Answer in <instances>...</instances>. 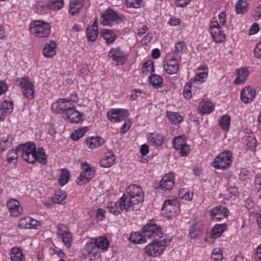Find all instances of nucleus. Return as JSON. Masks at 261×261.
Segmentation results:
<instances>
[{
  "instance_id": "f257e3e1",
  "label": "nucleus",
  "mask_w": 261,
  "mask_h": 261,
  "mask_svg": "<svg viewBox=\"0 0 261 261\" xmlns=\"http://www.w3.org/2000/svg\"><path fill=\"white\" fill-rule=\"evenodd\" d=\"M18 149L22 150V156L24 161L30 164L36 162L41 165L47 163V155L43 147L36 148L33 142H28L19 146Z\"/></svg>"
},
{
  "instance_id": "f03ea898",
  "label": "nucleus",
  "mask_w": 261,
  "mask_h": 261,
  "mask_svg": "<svg viewBox=\"0 0 261 261\" xmlns=\"http://www.w3.org/2000/svg\"><path fill=\"white\" fill-rule=\"evenodd\" d=\"M170 241V240H158V239H155L145 247V252L148 256L159 257L164 252Z\"/></svg>"
},
{
  "instance_id": "7ed1b4c3",
  "label": "nucleus",
  "mask_w": 261,
  "mask_h": 261,
  "mask_svg": "<svg viewBox=\"0 0 261 261\" xmlns=\"http://www.w3.org/2000/svg\"><path fill=\"white\" fill-rule=\"evenodd\" d=\"M17 83L23 96L28 100L35 98V85L34 81L29 76L18 78Z\"/></svg>"
},
{
  "instance_id": "20e7f679",
  "label": "nucleus",
  "mask_w": 261,
  "mask_h": 261,
  "mask_svg": "<svg viewBox=\"0 0 261 261\" xmlns=\"http://www.w3.org/2000/svg\"><path fill=\"white\" fill-rule=\"evenodd\" d=\"M30 31L31 34L36 37H46L50 33V26L46 22L37 20L30 23Z\"/></svg>"
},
{
  "instance_id": "39448f33",
  "label": "nucleus",
  "mask_w": 261,
  "mask_h": 261,
  "mask_svg": "<svg viewBox=\"0 0 261 261\" xmlns=\"http://www.w3.org/2000/svg\"><path fill=\"white\" fill-rule=\"evenodd\" d=\"M232 153L228 151L220 153L214 159L212 166L217 169L224 170L232 163Z\"/></svg>"
},
{
  "instance_id": "423d86ee",
  "label": "nucleus",
  "mask_w": 261,
  "mask_h": 261,
  "mask_svg": "<svg viewBox=\"0 0 261 261\" xmlns=\"http://www.w3.org/2000/svg\"><path fill=\"white\" fill-rule=\"evenodd\" d=\"M174 148L179 151L182 156H186L189 153L190 146L187 143V137L185 135L175 137L172 141Z\"/></svg>"
},
{
  "instance_id": "0eeeda50",
  "label": "nucleus",
  "mask_w": 261,
  "mask_h": 261,
  "mask_svg": "<svg viewBox=\"0 0 261 261\" xmlns=\"http://www.w3.org/2000/svg\"><path fill=\"white\" fill-rule=\"evenodd\" d=\"M82 171L78 177L77 184L82 185L89 182L94 177L95 174L94 168L91 167L87 163L81 164Z\"/></svg>"
},
{
  "instance_id": "6e6552de",
  "label": "nucleus",
  "mask_w": 261,
  "mask_h": 261,
  "mask_svg": "<svg viewBox=\"0 0 261 261\" xmlns=\"http://www.w3.org/2000/svg\"><path fill=\"white\" fill-rule=\"evenodd\" d=\"M128 116V110L121 108H112L107 114L108 119L113 123L120 122Z\"/></svg>"
},
{
  "instance_id": "1a4fd4ad",
  "label": "nucleus",
  "mask_w": 261,
  "mask_h": 261,
  "mask_svg": "<svg viewBox=\"0 0 261 261\" xmlns=\"http://www.w3.org/2000/svg\"><path fill=\"white\" fill-rule=\"evenodd\" d=\"M210 29L211 36L215 42L220 43L225 41L226 35L222 30L223 27L218 25L217 20L211 21Z\"/></svg>"
},
{
  "instance_id": "9d476101",
  "label": "nucleus",
  "mask_w": 261,
  "mask_h": 261,
  "mask_svg": "<svg viewBox=\"0 0 261 261\" xmlns=\"http://www.w3.org/2000/svg\"><path fill=\"white\" fill-rule=\"evenodd\" d=\"M73 105H71L67 98H60L52 103L51 109L52 111L57 114H65V115L69 112Z\"/></svg>"
},
{
  "instance_id": "9b49d317",
  "label": "nucleus",
  "mask_w": 261,
  "mask_h": 261,
  "mask_svg": "<svg viewBox=\"0 0 261 261\" xmlns=\"http://www.w3.org/2000/svg\"><path fill=\"white\" fill-rule=\"evenodd\" d=\"M57 234L65 247L69 248L72 244L73 237L69 229L63 224L57 226Z\"/></svg>"
},
{
  "instance_id": "f8f14e48",
  "label": "nucleus",
  "mask_w": 261,
  "mask_h": 261,
  "mask_svg": "<svg viewBox=\"0 0 261 261\" xmlns=\"http://www.w3.org/2000/svg\"><path fill=\"white\" fill-rule=\"evenodd\" d=\"M143 232L146 238H148L151 237L161 238L163 234L161 226L152 222L143 226Z\"/></svg>"
},
{
  "instance_id": "ddd939ff",
  "label": "nucleus",
  "mask_w": 261,
  "mask_h": 261,
  "mask_svg": "<svg viewBox=\"0 0 261 261\" xmlns=\"http://www.w3.org/2000/svg\"><path fill=\"white\" fill-rule=\"evenodd\" d=\"M83 255L85 259L90 261L97 260L100 257V253L94 246V244L88 241L85 245Z\"/></svg>"
},
{
  "instance_id": "4468645a",
  "label": "nucleus",
  "mask_w": 261,
  "mask_h": 261,
  "mask_svg": "<svg viewBox=\"0 0 261 261\" xmlns=\"http://www.w3.org/2000/svg\"><path fill=\"white\" fill-rule=\"evenodd\" d=\"M178 204L175 200L170 199L166 200L163 205L162 214L166 217L170 218L174 214L178 212Z\"/></svg>"
},
{
  "instance_id": "2eb2a0df",
  "label": "nucleus",
  "mask_w": 261,
  "mask_h": 261,
  "mask_svg": "<svg viewBox=\"0 0 261 261\" xmlns=\"http://www.w3.org/2000/svg\"><path fill=\"white\" fill-rule=\"evenodd\" d=\"M129 197L135 203H139L144 200V194L142 188L137 185H132L126 188Z\"/></svg>"
},
{
  "instance_id": "dca6fc26",
  "label": "nucleus",
  "mask_w": 261,
  "mask_h": 261,
  "mask_svg": "<svg viewBox=\"0 0 261 261\" xmlns=\"http://www.w3.org/2000/svg\"><path fill=\"white\" fill-rule=\"evenodd\" d=\"M109 56L117 65L124 64L127 60V54L119 47L112 49L109 53Z\"/></svg>"
},
{
  "instance_id": "f3484780",
  "label": "nucleus",
  "mask_w": 261,
  "mask_h": 261,
  "mask_svg": "<svg viewBox=\"0 0 261 261\" xmlns=\"http://www.w3.org/2000/svg\"><path fill=\"white\" fill-rule=\"evenodd\" d=\"M101 23L103 25L112 26L117 23L118 16L112 9H108L101 14Z\"/></svg>"
},
{
  "instance_id": "a211bd4d",
  "label": "nucleus",
  "mask_w": 261,
  "mask_h": 261,
  "mask_svg": "<svg viewBox=\"0 0 261 261\" xmlns=\"http://www.w3.org/2000/svg\"><path fill=\"white\" fill-rule=\"evenodd\" d=\"M164 69L170 74H176L179 70V62L176 58H166L164 62Z\"/></svg>"
},
{
  "instance_id": "6ab92c4d",
  "label": "nucleus",
  "mask_w": 261,
  "mask_h": 261,
  "mask_svg": "<svg viewBox=\"0 0 261 261\" xmlns=\"http://www.w3.org/2000/svg\"><path fill=\"white\" fill-rule=\"evenodd\" d=\"M7 207L12 216L18 217L23 212V208L19 202L15 199H10L7 202Z\"/></svg>"
},
{
  "instance_id": "aec40b11",
  "label": "nucleus",
  "mask_w": 261,
  "mask_h": 261,
  "mask_svg": "<svg viewBox=\"0 0 261 261\" xmlns=\"http://www.w3.org/2000/svg\"><path fill=\"white\" fill-rule=\"evenodd\" d=\"M40 226L39 221L30 217L21 219L18 223V227L20 229H38Z\"/></svg>"
},
{
  "instance_id": "412c9836",
  "label": "nucleus",
  "mask_w": 261,
  "mask_h": 261,
  "mask_svg": "<svg viewBox=\"0 0 261 261\" xmlns=\"http://www.w3.org/2000/svg\"><path fill=\"white\" fill-rule=\"evenodd\" d=\"M118 202L121 211L125 212H127L131 210H134L135 208V205L138 204V203H135L134 200H133L129 196L125 194L121 196Z\"/></svg>"
},
{
  "instance_id": "4be33fe9",
  "label": "nucleus",
  "mask_w": 261,
  "mask_h": 261,
  "mask_svg": "<svg viewBox=\"0 0 261 261\" xmlns=\"http://www.w3.org/2000/svg\"><path fill=\"white\" fill-rule=\"evenodd\" d=\"M229 211L224 206H217L210 211L212 219L214 221H220L228 215Z\"/></svg>"
},
{
  "instance_id": "5701e85b",
  "label": "nucleus",
  "mask_w": 261,
  "mask_h": 261,
  "mask_svg": "<svg viewBox=\"0 0 261 261\" xmlns=\"http://www.w3.org/2000/svg\"><path fill=\"white\" fill-rule=\"evenodd\" d=\"M13 110V103L10 99H5L0 103V121H3Z\"/></svg>"
},
{
  "instance_id": "b1692460",
  "label": "nucleus",
  "mask_w": 261,
  "mask_h": 261,
  "mask_svg": "<svg viewBox=\"0 0 261 261\" xmlns=\"http://www.w3.org/2000/svg\"><path fill=\"white\" fill-rule=\"evenodd\" d=\"M175 184L174 175L172 172L167 173L162 178L160 187L163 191L171 190Z\"/></svg>"
},
{
  "instance_id": "393cba45",
  "label": "nucleus",
  "mask_w": 261,
  "mask_h": 261,
  "mask_svg": "<svg viewBox=\"0 0 261 261\" xmlns=\"http://www.w3.org/2000/svg\"><path fill=\"white\" fill-rule=\"evenodd\" d=\"M208 74V67L205 65H201L197 67L196 70L195 82L198 83H204Z\"/></svg>"
},
{
  "instance_id": "a878e982",
  "label": "nucleus",
  "mask_w": 261,
  "mask_h": 261,
  "mask_svg": "<svg viewBox=\"0 0 261 261\" xmlns=\"http://www.w3.org/2000/svg\"><path fill=\"white\" fill-rule=\"evenodd\" d=\"M256 95L255 91L250 86L245 87L241 91V99L244 103L251 102Z\"/></svg>"
},
{
  "instance_id": "bb28decb",
  "label": "nucleus",
  "mask_w": 261,
  "mask_h": 261,
  "mask_svg": "<svg viewBox=\"0 0 261 261\" xmlns=\"http://www.w3.org/2000/svg\"><path fill=\"white\" fill-rule=\"evenodd\" d=\"M204 229V225L201 222H197L192 224L189 228V236L192 239L199 238L202 234Z\"/></svg>"
},
{
  "instance_id": "cd10ccee",
  "label": "nucleus",
  "mask_w": 261,
  "mask_h": 261,
  "mask_svg": "<svg viewBox=\"0 0 261 261\" xmlns=\"http://www.w3.org/2000/svg\"><path fill=\"white\" fill-rule=\"evenodd\" d=\"M66 116L72 123H79L83 119V114L77 111L74 106L69 110Z\"/></svg>"
},
{
  "instance_id": "c85d7f7f",
  "label": "nucleus",
  "mask_w": 261,
  "mask_h": 261,
  "mask_svg": "<svg viewBox=\"0 0 261 261\" xmlns=\"http://www.w3.org/2000/svg\"><path fill=\"white\" fill-rule=\"evenodd\" d=\"M146 137L148 143L151 146L158 147L161 146L164 143L163 137L159 134L148 133Z\"/></svg>"
},
{
  "instance_id": "c756f323",
  "label": "nucleus",
  "mask_w": 261,
  "mask_h": 261,
  "mask_svg": "<svg viewBox=\"0 0 261 261\" xmlns=\"http://www.w3.org/2000/svg\"><path fill=\"white\" fill-rule=\"evenodd\" d=\"M57 44L53 40L49 41L44 44L43 49V55L46 58H51L56 54Z\"/></svg>"
},
{
  "instance_id": "7c9ffc66",
  "label": "nucleus",
  "mask_w": 261,
  "mask_h": 261,
  "mask_svg": "<svg viewBox=\"0 0 261 261\" xmlns=\"http://www.w3.org/2000/svg\"><path fill=\"white\" fill-rule=\"evenodd\" d=\"M98 34V25L96 20L87 29V38L88 41L93 42L96 39Z\"/></svg>"
},
{
  "instance_id": "2f4dec72",
  "label": "nucleus",
  "mask_w": 261,
  "mask_h": 261,
  "mask_svg": "<svg viewBox=\"0 0 261 261\" xmlns=\"http://www.w3.org/2000/svg\"><path fill=\"white\" fill-rule=\"evenodd\" d=\"M90 242L93 243L97 249H100L103 251H107L109 246V241L105 237L92 239Z\"/></svg>"
},
{
  "instance_id": "473e14b6",
  "label": "nucleus",
  "mask_w": 261,
  "mask_h": 261,
  "mask_svg": "<svg viewBox=\"0 0 261 261\" xmlns=\"http://www.w3.org/2000/svg\"><path fill=\"white\" fill-rule=\"evenodd\" d=\"M101 36L108 45L113 44L117 38L115 33L109 29H103L101 33Z\"/></svg>"
},
{
  "instance_id": "72a5a7b5",
  "label": "nucleus",
  "mask_w": 261,
  "mask_h": 261,
  "mask_svg": "<svg viewBox=\"0 0 261 261\" xmlns=\"http://www.w3.org/2000/svg\"><path fill=\"white\" fill-rule=\"evenodd\" d=\"M249 75V70L246 68H241L237 70V77L234 83L236 85L243 84Z\"/></svg>"
},
{
  "instance_id": "f704fd0d",
  "label": "nucleus",
  "mask_w": 261,
  "mask_h": 261,
  "mask_svg": "<svg viewBox=\"0 0 261 261\" xmlns=\"http://www.w3.org/2000/svg\"><path fill=\"white\" fill-rule=\"evenodd\" d=\"M87 147L91 149H95L104 143V140L99 137H90L86 139Z\"/></svg>"
},
{
  "instance_id": "c9c22d12",
  "label": "nucleus",
  "mask_w": 261,
  "mask_h": 261,
  "mask_svg": "<svg viewBox=\"0 0 261 261\" xmlns=\"http://www.w3.org/2000/svg\"><path fill=\"white\" fill-rule=\"evenodd\" d=\"M84 0H70L69 6V13L71 15L79 13L83 7Z\"/></svg>"
},
{
  "instance_id": "e433bc0d",
  "label": "nucleus",
  "mask_w": 261,
  "mask_h": 261,
  "mask_svg": "<svg viewBox=\"0 0 261 261\" xmlns=\"http://www.w3.org/2000/svg\"><path fill=\"white\" fill-rule=\"evenodd\" d=\"M116 160L115 156L112 152L106 154L100 161V165L103 168H109L114 163Z\"/></svg>"
},
{
  "instance_id": "4c0bfd02",
  "label": "nucleus",
  "mask_w": 261,
  "mask_h": 261,
  "mask_svg": "<svg viewBox=\"0 0 261 261\" xmlns=\"http://www.w3.org/2000/svg\"><path fill=\"white\" fill-rule=\"evenodd\" d=\"M198 111L202 114H208L214 110V106L210 101H202L199 103Z\"/></svg>"
},
{
  "instance_id": "58836bf2",
  "label": "nucleus",
  "mask_w": 261,
  "mask_h": 261,
  "mask_svg": "<svg viewBox=\"0 0 261 261\" xmlns=\"http://www.w3.org/2000/svg\"><path fill=\"white\" fill-rule=\"evenodd\" d=\"M10 256L12 261H24L25 260V256L22 250L18 247H13L11 249Z\"/></svg>"
},
{
  "instance_id": "ea45409f",
  "label": "nucleus",
  "mask_w": 261,
  "mask_h": 261,
  "mask_svg": "<svg viewBox=\"0 0 261 261\" xmlns=\"http://www.w3.org/2000/svg\"><path fill=\"white\" fill-rule=\"evenodd\" d=\"M146 237L140 232H134L130 235L129 240L134 244H142L146 242Z\"/></svg>"
},
{
  "instance_id": "a19ab883",
  "label": "nucleus",
  "mask_w": 261,
  "mask_h": 261,
  "mask_svg": "<svg viewBox=\"0 0 261 261\" xmlns=\"http://www.w3.org/2000/svg\"><path fill=\"white\" fill-rule=\"evenodd\" d=\"M150 84L155 88H159L163 84V77L156 74L152 73L149 77Z\"/></svg>"
},
{
  "instance_id": "79ce46f5",
  "label": "nucleus",
  "mask_w": 261,
  "mask_h": 261,
  "mask_svg": "<svg viewBox=\"0 0 261 261\" xmlns=\"http://www.w3.org/2000/svg\"><path fill=\"white\" fill-rule=\"evenodd\" d=\"M19 146L16 149L10 150L8 153L7 161L9 164H13L15 165L18 158V153L21 152L22 150L18 149Z\"/></svg>"
},
{
  "instance_id": "37998d69",
  "label": "nucleus",
  "mask_w": 261,
  "mask_h": 261,
  "mask_svg": "<svg viewBox=\"0 0 261 261\" xmlns=\"http://www.w3.org/2000/svg\"><path fill=\"white\" fill-rule=\"evenodd\" d=\"M107 208L108 212L115 215L118 216L121 214V210L119 202H110L108 203Z\"/></svg>"
},
{
  "instance_id": "c03bdc74",
  "label": "nucleus",
  "mask_w": 261,
  "mask_h": 261,
  "mask_svg": "<svg viewBox=\"0 0 261 261\" xmlns=\"http://www.w3.org/2000/svg\"><path fill=\"white\" fill-rule=\"evenodd\" d=\"M248 4L245 0H238L235 6L236 13L238 14H244L247 11Z\"/></svg>"
},
{
  "instance_id": "a18cd8bd",
  "label": "nucleus",
  "mask_w": 261,
  "mask_h": 261,
  "mask_svg": "<svg viewBox=\"0 0 261 261\" xmlns=\"http://www.w3.org/2000/svg\"><path fill=\"white\" fill-rule=\"evenodd\" d=\"M64 6V0H50L47 5V8L51 10L58 11L61 10Z\"/></svg>"
},
{
  "instance_id": "49530a36",
  "label": "nucleus",
  "mask_w": 261,
  "mask_h": 261,
  "mask_svg": "<svg viewBox=\"0 0 261 261\" xmlns=\"http://www.w3.org/2000/svg\"><path fill=\"white\" fill-rule=\"evenodd\" d=\"M167 116L173 124L180 123L183 120V117L177 112H167Z\"/></svg>"
},
{
  "instance_id": "de8ad7c7",
  "label": "nucleus",
  "mask_w": 261,
  "mask_h": 261,
  "mask_svg": "<svg viewBox=\"0 0 261 261\" xmlns=\"http://www.w3.org/2000/svg\"><path fill=\"white\" fill-rule=\"evenodd\" d=\"M225 229L226 225L225 224H216L212 230V237L214 238L220 237Z\"/></svg>"
},
{
  "instance_id": "09e8293b",
  "label": "nucleus",
  "mask_w": 261,
  "mask_h": 261,
  "mask_svg": "<svg viewBox=\"0 0 261 261\" xmlns=\"http://www.w3.org/2000/svg\"><path fill=\"white\" fill-rule=\"evenodd\" d=\"M187 46L183 41H179L175 43L173 51L177 56H180L186 52Z\"/></svg>"
},
{
  "instance_id": "8fccbe9b",
  "label": "nucleus",
  "mask_w": 261,
  "mask_h": 261,
  "mask_svg": "<svg viewBox=\"0 0 261 261\" xmlns=\"http://www.w3.org/2000/svg\"><path fill=\"white\" fill-rule=\"evenodd\" d=\"M88 127H81V128L73 131L71 135V138L74 141H78L84 136L85 134L88 132Z\"/></svg>"
},
{
  "instance_id": "3c124183",
  "label": "nucleus",
  "mask_w": 261,
  "mask_h": 261,
  "mask_svg": "<svg viewBox=\"0 0 261 261\" xmlns=\"http://www.w3.org/2000/svg\"><path fill=\"white\" fill-rule=\"evenodd\" d=\"M219 124L222 129L227 131L230 124V117L227 115H223L220 120Z\"/></svg>"
},
{
  "instance_id": "603ef678",
  "label": "nucleus",
  "mask_w": 261,
  "mask_h": 261,
  "mask_svg": "<svg viewBox=\"0 0 261 261\" xmlns=\"http://www.w3.org/2000/svg\"><path fill=\"white\" fill-rule=\"evenodd\" d=\"M70 177V173L69 171L65 169H63L61 170V173L59 180V184L61 186H64L68 181Z\"/></svg>"
},
{
  "instance_id": "864d4df0",
  "label": "nucleus",
  "mask_w": 261,
  "mask_h": 261,
  "mask_svg": "<svg viewBox=\"0 0 261 261\" xmlns=\"http://www.w3.org/2000/svg\"><path fill=\"white\" fill-rule=\"evenodd\" d=\"M67 194L64 191H57L53 197V201L56 204H62V202L65 200Z\"/></svg>"
},
{
  "instance_id": "5fc2aeb1",
  "label": "nucleus",
  "mask_w": 261,
  "mask_h": 261,
  "mask_svg": "<svg viewBox=\"0 0 261 261\" xmlns=\"http://www.w3.org/2000/svg\"><path fill=\"white\" fill-rule=\"evenodd\" d=\"M178 196L181 199L191 201L193 198V193H190L188 189H182L179 191Z\"/></svg>"
},
{
  "instance_id": "6e6d98bb",
  "label": "nucleus",
  "mask_w": 261,
  "mask_h": 261,
  "mask_svg": "<svg viewBox=\"0 0 261 261\" xmlns=\"http://www.w3.org/2000/svg\"><path fill=\"white\" fill-rule=\"evenodd\" d=\"M142 70L143 73L153 72L154 71L153 61L148 60L145 62L142 66Z\"/></svg>"
},
{
  "instance_id": "4d7b16f0",
  "label": "nucleus",
  "mask_w": 261,
  "mask_h": 261,
  "mask_svg": "<svg viewBox=\"0 0 261 261\" xmlns=\"http://www.w3.org/2000/svg\"><path fill=\"white\" fill-rule=\"evenodd\" d=\"M143 0H125L127 7L132 8H139L141 7Z\"/></svg>"
},
{
  "instance_id": "13d9d810",
  "label": "nucleus",
  "mask_w": 261,
  "mask_h": 261,
  "mask_svg": "<svg viewBox=\"0 0 261 261\" xmlns=\"http://www.w3.org/2000/svg\"><path fill=\"white\" fill-rule=\"evenodd\" d=\"M211 258L215 261H220L223 258L222 251L219 249H215L213 250Z\"/></svg>"
},
{
  "instance_id": "bf43d9fd",
  "label": "nucleus",
  "mask_w": 261,
  "mask_h": 261,
  "mask_svg": "<svg viewBox=\"0 0 261 261\" xmlns=\"http://www.w3.org/2000/svg\"><path fill=\"white\" fill-rule=\"evenodd\" d=\"M227 191L229 193V196L230 198L234 199L239 196V191L237 187L230 186L227 188Z\"/></svg>"
},
{
  "instance_id": "052dcab7",
  "label": "nucleus",
  "mask_w": 261,
  "mask_h": 261,
  "mask_svg": "<svg viewBox=\"0 0 261 261\" xmlns=\"http://www.w3.org/2000/svg\"><path fill=\"white\" fill-rule=\"evenodd\" d=\"M218 25L220 27H224L226 24V14L224 12H220L218 16Z\"/></svg>"
},
{
  "instance_id": "680f3d73",
  "label": "nucleus",
  "mask_w": 261,
  "mask_h": 261,
  "mask_svg": "<svg viewBox=\"0 0 261 261\" xmlns=\"http://www.w3.org/2000/svg\"><path fill=\"white\" fill-rule=\"evenodd\" d=\"M246 146L248 149H254L256 146V140L254 138H248L247 141Z\"/></svg>"
},
{
  "instance_id": "e2e57ef3",
  "label": "nucleus",
  "mask_w": 261,
  "mask_h": 261,
  "mask_svg": "<svg viewBox=\"0 0 261 261\" xmlns=\"http://www.w3.org/2000/svg\"><path fill=\"white\" fill-rule=\"evenodd\" d=\"M11 145V142L8 139L0 141V150L3 151L8 148Z\"/></svg>"
},
{
  "instance_id": "0e129e2a",
  "label": "nucleus",
  "mask_w": 261,
  "mask_h": 261,
  "mask_svg": "<svg viewBox=\"0 0 261 261\" xmlns=\"http://www.w3.org/2000/svg\"><path fill=\"white\" fill-rule=\"evenodd\" d=\"M106 211L102 208H98L96 214V218L99 221H102L105 218Z\"/></svg>"
},
{
  "instance_id": "69168bd1",
  "label": "nucleus",
  "mask_w": 261,
  "mask_h": 261,
  "mask_svg": "<svg viewBox=\"0 0 261 261\" xmlns=\"http://www.w3.org/2000/svg\"><path fill=\"white\" fill-rule=\"evenodd\" d=\"M132 124V122L130 120H126L121 128V132L122 133H125L130 127Z\"/></svg>"
},
{
  "instance_id": "338daca9",
  "label": "nucleus",
  "mask_w": 261,
  "mask_h": 261,
  "mask_svg": "<svg viewBox=\"0 0 261 261\" xmlns=\"http://www.w3.org/2000/svg\"><path fill=\"white\" fill-rule=\"evenodd\" d=\"M184 95V97L187 99H189L192 97L191 86L190 85L187 84L185 86Z\"/></svg>"
},
{
  "instance_id": "774afa93",
  "label": "nucleus",
  "mask_w": 261,
  "mask_h": 261,
  "mask_svg": "<svg viewBox=\"0 0 261 261\" xmlns=\"http://www.w3.org/2000/svg\"><path fill=\"white\" fill-rule=\"evenodd\" d=\"M254 56L258 58H261V41L257 44L254 49Z\"/></svg>"
}]
</instances>
